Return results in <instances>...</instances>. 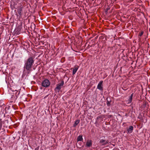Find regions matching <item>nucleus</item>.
<instances>
[{
    "label": "nucleus",
    "mask_w": 150,
    "mask_h": 150,
    "mask_svg": "<svg viewBox=\"0 0 150 150\" xmlns=\"http://www.w3.org/2000/svg\"><path fill=\"white\" fill-rule=\"evenodd\" d=\"M34 62V60L32 57H29L25 61L24 68V71H28L30 70Z\"/></svg>",
    "instance_id": "nucleus-1"
},
{
    "label": "nucleus",
    "mask_w": 150,
    "mask_h": 150,
    "mask_svg": "<svg viewBox=\"0 0 150 150\" xmlns=\"http://www.w3.org/2000/svg\"><path fill=\"white\" fill-rule=\"evenodd\" d=\"M64 84V81L63 80H62L60 83H59L56 85V87L55 89V91L57 93L59 92L60 89L63 86Z\"/></svg>",
    "instance_id": "nucleus-2"
},
{
    "label": "nucleus",
    "mask_w": 150,
    "mask_h": 150,
    "mask_svg": "<svg viewBox=\"0 0 150 150\" xmlns=\"http://www.w3.org/2000/svg\"><path fill=\"white\" fill-rule=\"evenodd\" d=\"M41 84L42 86L47 88L50 85V82L48 79H46L42 81Z\"/></svg>",
    "instance_id": "nucleus-3"
},
{
    "label": "nucleus",
    "mask_w": 150,
    "mask_h": 150,
    "mask_svg": "<svg viewBox=\"0 0 150 150\" xmlns=\"http://www.w3.org/2000/svg\"><path fill=\"white\" fill-rule=\"evenodd\" d=\"M103 81H101L99 82L98 83L97 88L100 91L103 92Z\"/></svg>",
    "instance_id": "nucleus-4"
},
{
    "label": "nucleus",
    "mask_w": 150,
    "mask_h": 150,
    "mask_svg": "<svg viewBox=\"0 0 150 150\" xmlns=\"http://www.w3.org/2000/svg\"><path fill=\"white\" fill-rule=\"evenodd\" d=\"M109 141L105 139H101L100 140L99 143L102 145H105L108 143Z\"/></svg>",
    "instance_id": "nucleus-5"
},
{
    "label": "nucleus",
    "mask_w": 150,
    "mask_h": 150,
    "mask_svg": "<svg viewBox=\"0 0 150 150\" xmlns=\"http://www.w3.org/2000/svg\"><path fill=\"white\" fill-rule=\"evenodd\" d=\"M92 145V141L91 140H88L86 142V147H89L91 146Z\"/></svg>",
    "instance_id": "nucleus-6"
},
{
    "label": "nucleus",
    "mask_w": 150,
    "mask_h": 150,
    "mask_svg": "<svg viewBox=\"0 0 150 150\" xmlns=\"http://www.w3.org/2000/svg\"><path fill=\"white\" fill-rule=\"evenodd\" d=\"M133 129V127L132 126H130L129 127V128L127 129V133H131Z\"/></svg>",
    "instance_id": "nucleus-7"
},
{
    "label": "nucleus",
    "mask_w": 150,
    "mask_h": 150,
    "mask_svg": "<svg viewBox=\"0 0 150 150\" xmlns=\"http://www.w3.org/2000/svg\"><path fill=\"white\" fill-rule=\"evenodd\" d=\"M133 95V93L131 94L130 96L129 97L128 100L127 101V104H129L131 103L132 100V97Z\"/></svg>",
    "instance_id": "nucleus-8"
},
{
    "label": "nucleus",
    "mask_w": 150,
    "mask_h": 150,
    "mask_svg": "<svg viewBox=\"0 0 150 150\" xmlns=\"http://www.w3.org/2000/svg\"><path fill=\"white\" fill-rule=\"evenodd\" d=\"M77 142L79 141H83V139L82 137V136L80 135L77 138Z\"/></svg>",
    "instance_id": "nucleus-9"
},
{
    "label": "nucleus",
    "mask_w": 150,
    "mask_h": 150,
    "mask_svg": "<svg viewBox=\"0 0 150 150\" xmlns=\"http://www.w3.org/2000/svg\"><path fill=\"white\" fill-rule=\"evenodd\" d=\"M79 67H75L73 71L72 74L74 75L78 69Z\"/></svg>",
    "instance_id": "nucleus-10"
},
{
    "label": "nucleus",
    "mask_w": 150,
    "mask_h": 150,
    "mask_svg": "<svg viewBox=\"0 0 150 150\" xmlns=\"http://www.w3.org/2000/svg\"><path fill=\"white\" fill-rule=\"evenodd\" d=\"M22 8H19L18 9V15L20 17L21 15Z\"/></svg>",
    "instance_id": "nucleus-11"
},
{
    "label": "nucleus",
    "mask_w": 150,
    "mask_h": 150,
    "mask_svg": "<svg viewBox=\"0 0 150 150\" xmlns=\"http://www.w3.org/2000/svg\"><path fill=\"white\" fill-rule=\"evenodd\" d=\"M80 120H77L75 122V123L74 124L73 126L75 127L76 126L79 124V122Z\"/></svg>",
    "instance_id": "nucleus-12"
},
{
    "label": "nucleus",
    "mask_w": 150,
    "mask_h": 150,
    "mask_svg": "<svg viewBox=\"0 0 150 150\" xmlns=\"http://www.w3.org/2000/svg\"><path fill=\"white\" fill-rule=\"evenodd\" d=\"M143 33L144 32L143 31H142L140 33H139V37L142 36L143 35ZM139 39H140V37H139Z\"/></svg>",
    "instance_id": "nucleus-13"
},
{
    "label": "nucleus",
    "mask_w": 150,
    "mask_h": 150,
    "mask_svg": "<svg viewBox=\"0 0 150 150\" xmlns=\"http://www.w3.org/2000/svg\"><path fill=\"white\" fill-rule=\"evenodd\" d=\"M107 104L108 106H109L110 105V101H108V99H107Z\"/></svg>",
    "instance_id": "nucleus-14"
},
{
    "label": "nucleus",
    "mask_w": 150,
    "mask_h": 150,
    "mask_svg": "<svg viewBox=\"0 0 150 150\" xmlns=\"http://www.w3.org/2000/svg\"><path fill=\"white\" fill-rule=\"evenodd\" d=\"M109 9V8H107L106 9L105 12H107L108 11Z\"/></svg>",
    "instance_id": "nucleus-15"
},
{
    "label": "nucleus",
    "mask_w": 150,
    "mask_h": 150,
    "mask_svg": "<svg viewBox=\"0 0 150 150\" xmlns=\"http://www.w3.org/2000/svg\"><path fill=\"white\" fill-rule=\"evenodd\" d=\"M97 38H98V36H97V37H96L95 38V39H97Z\"/></svg>",
    "instance_id": "nucleus-16"
},
{
    "label": "nucleus",
    "mask_w": 150,
    "mask_h": 150,
    "mask_svg": "<svg viewBox=\"0 0 150 150\" xmlns=\"http://www.w3.org/2000/svg\"><path fill=\"white\" fill-rule=\"evenodd\" d=\"M35 150H38V149H35Z\"/></svg>",
    "instance_id": "nucleus-17"
},
{
    "label": "nucleus",
    "mask_w": 150,
    "mask_h": 150,
    "mask_svg": "<svg viewBox=\"0 0 150 150\" xmlns=\"http://www.w3.org/2000/svg\"><path fill=\"white\" fill-rule=\"evenodd\" d=\"M19 94V93H18V95Z\"/></svg>",
    "instance_id": "nucleus-18"
},
{
    "label": "nucleus",
    "mask_w": 150,
    "mask_h": 150,
    "mask_svg": "<svg viewBox=\"0 0 150 150\" xmlns=\"http://www.w3.org/2000/svg\"><path fill=\"white\" fill-rule=\"evenodd\" d=\"M112 145H113V146H114V144H112Z\"/></svg>",
    "instance_id": "nucleus-19"
}]
</instances>
